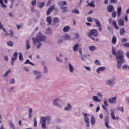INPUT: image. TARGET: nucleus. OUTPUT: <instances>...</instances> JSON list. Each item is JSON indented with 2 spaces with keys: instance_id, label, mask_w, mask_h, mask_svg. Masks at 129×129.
I'll use <instances>...</instances> for the list:
<instances>
[{
  "instance_id": "43",
  "label": "nucleus",
  "mask_w": 129,
  "mask_h": 129,
  "mask_svg": "<svg viewBox=\"0 0 129 129\" xmlns=\"http://www.w3.org/2000/svg\"><path fill=\"white\" fill-rule=\"evenodd\" d=\"M31 4L32 5V6L33 7H35V6H36V5H37V1L36 0H33L32 2H31Z\"/></svg>"
},
{
  "instance_id": "30",
  "label": "nucleus",
  "mask_w": 129,
  "mask_h": 129,
  "mask_svg": "<svg viewBox=\"0 0 129 129\" xmlns=\"http://www.w3.org/2000/svg\"><path fill=\"white\" fill-rule=\"evenodd\" d=\"M69 69H70V72H73V71L74 70V68L73 67L72 64H71V63H69Z\"/></svg>"
},
{
  "instance_id": "31",
  "label": "nucleus",
  "mask_w": 129,
  "mask_h": 129,
  "mask_svg": "<svg viewBox=\"0 0 129 129\" xmlns=\"http://www.w3.org/2000/svg\"><path fill=\"white\" fill-rule=\"evenodd\" d=\"M53 20L54 23H55V24H57V23H59V22H60V19H59V18H58L57 17L53 18Z\"/></svg>"
},
{
  "instance_id": "14",
  "label": "nucleus",
  "mask_w": 129,
  "mask_h": 129,
  "mask_svg": "<svg viewBox=\"0 0 129 129\" xmlns=\"http://www.w3.org/2000/svg\"><path fill=\"white\" fill-rule=\"evenodd\" d=\"M83 115L84 116V121L85 122H89V118L87 116V114L85 113H83Z\"/></svg>"
},
{
  "instance_id": "23",
  "label": "nucleus",
  "mask_w": 129,
  "mask_h": 129,
  "mask_svg": "<svg viewBox=\"0 0 129 129\" xmlns=\"http://www.w3.org/2000/svg\"><path fill=\"white\" fill-rule=\"evenodd\" d=\"M125 33V29L124 28H121L119 31V34L121 36H122Z\"/></svg>"
},
{
  "instance_id": "38",
  "label": "nucleus",
  "mask_w": 129,
  "mask_h": 129,
  "mask_svg": "<svg viewBox=\"0 0 129 129\" xmlns=\"http://www.w3.org/2000/svg\"><path fill=\"white\" fill-rule=\"evenodd\" d=\"M90 51H94L96 49V47L95 46H91L89 47Z\"/></svg>"
},
{
  "instance_id": "46",
  "label": "nucleus",
  "mask_w": 129,
  "mask_h": 129,
  "mask_svg": "<svg viewBox=\"0 0 129 129\" xmlns=\"http://www.w3.org/2000/svg\"><path fill=\"white\" fill-rule=\"evenodd\" d=\"M23 26H24V25L23 24H21V25H17V28L18 30H20V29H21V27H23Z\"/></svg>"
},
{
  "instance_id": "55",
  "label": "nucleus",
  "mask_w": 129,
  "mask_h": 129,
  "mask_svg": "<svg viewBox=\"0 0 129 129\" xmlns=\"http://www.w3.org/2000/svg\"><path fill=\"white\" fill-rule=\"evenodd\" d=\"M99 110H100V107H99V105H98L96 108V112H98V111H99Z\"/></svg>"
},
{
  "instance_id": "5",
  "label": "nucleus",
  "mask_w": 129,
  "mask_h": 129,
  "mask_svg": "<svg viewBox=\"0 0 129 129\" xmlns=\"http://www.w3.org/2000/svg\"><path fill=\"white\" fill-rule=\"evenodd\" d=\"M14 56L11 58V65L12 66H14V63H15V61L18 59V52H15L14 53Z\"/></svg>"
},
{
  "instance_id": "33",
  "label": "nucleus",
  "mask_w": 129,
  "mask_h": 129,
  "mask_svg": "<svg viewBox=\"0 0 129 129\" xmlns=\"http://www.w3.org/2000/svg\"><path fill=\"white\" fill-rule=\"evenodd\" d=\"M7 45L10 47H13L14 46V42H13L12 41H9L7 42Z\"/></svg>"
},
{
  "instance_id": "24",
  "label": "nucleus",
  "mask_w": 129,
  "mask_h": 129,
  "mask_svg": "<svg viewBox=\"0 0 129 129\" xmlns=\"http://www.w3.org/2000/svg\"><path fill=\"white\" fill-rule=\"evenodd\" d=\"M78 48H79V44L78 43H77L73 47V50L74 52H76V51L78 50Z\"/></svg>"
},
{
  "instance_id": "20",
  "label": "nucleus",
  "mask_w": 129,
  "mask_h": 129,
  "mask_svg": "<svg viewBox=\"0 0 129 129\" xmlns=\"http://www.w3.org/2000/svg\"><path fill=\"white\" fill-rule=\"evenodd\" d=\"M71 108H72L71 104L68 103V107H64V110H71Z\"/></svg>"
},
{
  "instance_id": "35",
  "label": "nucleus",
  "mask_w": 129,
  "mask_h": 129,
  "mask_svg": "<svg viewBox=\"0 0 129 129\" xmlns=\"http://www.w3.org/2000/svg\"><path fill=\"white\" fill-rule=\"evenodd\" d=\"M9 122L10 126H11L12 128L15 129V124H14V123H13L12 121H9Z\"/></svg>"
},
{
  "instance_id": "25",
  "label": "nucleus",
  "mask_w": 129,
  "mask_h": 129,
  "mask_svg": "<svg viewBox=\"0 0 129 129\" xmlns=\"http://www.w3.org/2000/svg\"><path fill=\"white\" fill-rule=\"evenodd\" d=\"M24 64H30L31 66H35V64L30 61L29 59H27L24 62Z\"/></svg>"
},
{
  "instance_id": "40",
  "label": "nucleus",
  "mask_w": 129,
  "mask_h": 129,
  "mask_svg": "<svg viewBox=\"0 0 129 129\" xmlns=\"http://www.w3.org/2000/svg\"><path fill=\"white\" fill-rule=\"evenodd\" d=\"M113 26H114V28H115L116 30H118L119 29L118 26H117V24H116V22H115V21H113Z\"/></svg>"
},
{
  "instance_id": "11",
  "label": "nucleus",
  "mask_w": 129,
  "mask_h": 129,
  "mask_svg": "<svg viewBox=\"0 0 129 129\" xmlns=\"http://www.w3.org/2000/svg\"><path fill=\"white\" fill-rule=\"evenodd\" d=\"M118 24L119 27H124V20L121 19V18H120L118 21Z\"/></svg>"
},
{
  "instance_id": "59",
  "label": "nucleus",
  "mask_w": 129,
  "mask_h": 129,
  "mask_svg": "<svg viewBox=\"0 0 129 129\" xmlns=\"http://www.w3.org/2000/svg\"><path fill=\"white\" fill-rule=\"evenodd\" d=\"M113 119H116L117 120H118L119 119V117H118V116L115 117L114 115H113Z\"/></svg>"
},
{
  "instance_id": "51",
  "label": "nucleus",
  "mask_w": 129,
  "mask_h": 129,
  "mask_svg": "<svg viewBox=\"0 0 129 129\" xmlns=\"http://www.w3.org/2000/svg\"><path fill=\"white\" fill-rule=\"evenodd\" d=\"M87 21H88V22H90L91 23H92V22H93L92 19L91 18V17H88Z\"/></svg>"
},
{
  "instance_id": "26",
  "label": "nucleus",
  "mask_w": 129,
  "mask_h": 129,
  "mask_svg": "<svg viewBox=\"0 0 129 129\" xmlns=\"http://www.w3.org/2000/svg\"><path fill=\"white\" fill-rule=\"evenodd\" d=\"M64 40H70V38H71V36L70 35H68V34H66L63 37Z\"/></svg>"
},
{
  "instance_id": "13",
  "label": "nucleus",
  "mask_w": 129,
  "mask_h": 129,
  "mask_svg": "<svg viewBox=\"0 0 129 129\" xmlns=\"http://www.w3.org/2000/svg\"><path fill=\"white\" fill-rule=\"evenodd\" d=\"M105 69H106V68L105 67H101L98 68L96 70V72L97 73H100V71H104L105 70Z\"/></svg>"
},
{
  "instance_id": "41",
  "label": "nucleus",
  "mask_w": 129,
  "mask_h": 129,
  "mask_svg": "<svg viewBox=\"0 0 129 129\" xmlns=\"http://www.w3.org/2000/svg\"><path fill=\"white\" fill-rule=\"evenodd\" d=\"M117 110H120L121 112H124V109L123 108V107H118Z\"/></svg>"
},
{
  "instance_id": "16",
  "label": "nucleus",
  "mask_w": 129,
  "mask_h": 129,
  "mask_svg": "<svg viewBox=\"0 0 129 129\" xmlns=\"http://www.w3.org/2000/svg\"><path fill=\"white\" fill-rule=\"evenodd\" d=\"M46 22H47L48 25H51V24H52V18H51V16L47 17Z\"/></svg>"
},
{
  "instance_id": "54",
  "label": "nucleus",
  "mask_w": 129,
  "mask_h": 129,
  "mask_svg": "<svg viewBox=\"0 0 129 129\" xmlns=\"http://www.w3.org/2000/svg\"><path fill=\"white\" fill-rule=\"evenodd\" d=\"M115 43H116V37L113 36V44H115Z\"/></svg>"
},
{
  "instance_id": "8",
  "label": "nucleus",
  "mask_w": 129,
  "mask_h": 129,
  "mask_svg": "<svg viewBox=\"0 0 129 129\" xmlns=\"http://www.w3.org/2000/svg\"><path fill=\"white\" fill-rule=\"evenodd\" d=\"M5 37H8V36H9V37H10V38H12V37H14V31H13V30H10V33L7 32L6 30V32H5Z\"/></svg>"
},
{
  "instance_id": "21",
  "label": "nucleus",
  "mask_w": 129,
  "mask_h": 129,
  "mask_svg": "<svg viewBox=\"0 0 129 129\" xmlns=\"http://www.w3.org/2000/svg\"><path fill=\"white\" fill-rule=\"evenodd\" d=\"M44 6H45V2H40L38 5V8L42 9Z\"/></svg>"
},
{
  "instance_id": "1",
  "label": "nucleus",
  "mask_w": 129,
  "mask_h": 129,
  "mask_svg": "<svg viewBox=\"0 0 129 129\" xmlns=\"http://www.w3.org/2000/svg\"><path fill=\"white\" fill-rule=\"evenodd\" d=\"M113 54L116 55V59L117 60V67L118 69H120L122 66L123 63H125V59L123 52L121 50H117L116 51L115 48H113Z\"/></svg>"
},
{
  "instance_id": "7",
  "label": "nucleus",
  "mask_w": 129,
  "mask_h": 129,
  "mask_svg": "<svg viewBox=\"0 0 129 129\" xmlns=\"http://www.w3.org/2000/svg\"><path fill=\"white\" fill-rule=\"evenodd\" d=\"M55 9V7H54V6H50L48 10L46 11V15L49 16L54 11V9Z\"/></svg>"
},
{
  "instance_id": "3",
  "label": "nucleus",
  "mask_w": 129,
  "mask_h": 129,
  "mask_svg": "<svg viewBox=\"0 0 129 129\" xmlns=\"http://www.w3.org/2000/svg\"><path fill=\"white\" fill-rule=\"evenodd\" d=\"M88 36L90 38H91L93 41H95V39L92 37H95V38L98 37V31L95 29H92L90 33L88 34Z\"/></svg>"
},
{
  "instance_id": "52",
  "label": "nucleus",
  "mask_w": 129,
  "mask_h": 129,
  "mask_svg": "<svg viewBox=\"0 0 129 129\" xmlns=\"http://www.w3.org/2000/svg\"><path fill=\"white\" fill-rule=\"evenodd\" d=\"M108 101L110 103H113V98L109 99Z\"/></svg>"
},
{
  "instance_id": "9",
  "label": "nucleus",
  "mask_w": 129,
  "mask_h": 129,
  "mask_svg": "<svg viewBox=\"0 0 129 129\" xmlns=\"http://www.w3.org/2000/svg\"><path fill=\"white\" fill-rule=\"evenodd\" d=\"M40 122L41 123V127L43 129L46 128V122H45V118H41Z\"/></svg>"
},
{
  "instance_id": "45",
  "label": "nucleus",
  "mask_w": 129,
  "mask_h": 129,
  "mask_svg": "<svg viewBox=\"0 0 129 129\" xmlns=\"http://www.w3.org/2000/svg\"><path fill=\"white\" fill-rule=\"evenodd\" d=\"M127 67H128L127 64H124L123 66V67L122 68V69L124 70H126L127 69Z\"/></svg>"
},
{
  "instance_id": "36",
  "label": "nucleus",
  "mask_w": 129,
  "mask_h": 129,
  "mask_svg": "<svg viewBox=\"0 0 129 129\" xmlns=\"http://www.w3.org/2000/svg\"><path fill=\"white\" fill-rule=\"evenodd\" d=\"M11 70H9L8 71H7L4 75V77H7V76H8V75H9V74L11 73Z\"/></svg>"
},
{
  "instance_id": "4",
  "label": "nucleus",
  "mask_w": 129,
  "mask_h": 129,
  "mask_svg": "<svg viewBox=\"0 0 129 129\" xmlns=\"http://www.w3.org/2000/svg\"><path fill=\"white\" fill-rule=\"evenodd\" d=\"M58 5L60 6V10H62L64 13L67 12L68 11L67 7H64V6L67 5V2L66 1L62 2L60 1L58 3Z\"/></svg>"
},
{
  "instance_id": "18",
  "label": "nucleus",
  "mask_w": 129,
  "mask_h": 129,
  "mask_svg": "<svg viewBox=\"0 0 129 129\" xmlns=\"http://www.w3.org/2000/svg\"><path fill=\"white\" fill-rule=\"evenodd\" d=\"M69 30H70V27H69V26H66L63 28V31L64 32V33H67V32H68Z\"/></svg>"
},
{
  "instance_id": "56",
  "label": "nucleus",
  "mask_w": 129,
  "mask_h": 129,
  "mask_svg": "<svg viewBox=\"0 0 129 129\" xmlns=\"http://www.w3.org/2000/svg\"><path fill=\"white\" fill-rule=\"evenodd\" d=\"M10 83V84H14V83H15V79H11Z\"/></svg>"
},
{
  "instance_id": "27",
  "label": "nucleus",
  "mask_w": 129,
  "mask_h": 129,
  "mask_svg": "<svg viewBox=\"0 0 129 129\" xmlns=\"http://www.w3.org/2000/svg\"><path fill=\"white\" fill-rule=\"evenodd\" d=\"M41 118H44V120L45 122L46 120H47V121H51V117L49 116H46V117H42Z\"/></svg>"
},
{
  "instance_id": "10",
  "label": "nucleus",
  "mask_w": 129,
  "mask_h": 129,
  "mask_svg": "<svg viewBox=\"0 0 129 129\" xmlns=\"http://www.w3.org/2000/svg\"><path fill=\"white\" fill-rule=\"evenodd\" d=\"M105 121V125L106 127H107V128H110V127H109V125H108V123L109 122V118L108 116H106L104 119Z\"/></svg>"
},
{
  "instance_id": "19",
  "label": "nucleus",
  "mask_w": 129,
  "mask_h": 129,
  "mask_svg": "<svg viewBox=\"0 0 129 129\" xmlns=\"http://www.w3.org/2000/svg\"><path fill=\"white\" fill-rule=\"evenodd\" d=\"M107 11H108V12H109V13H111V12H112V11H113V6H112L111 5H109L107 7Z\"/></svg>"
},
{
  "instance_id": "39",
  "label": "nucleus",
  "mask_w": 129,
  "mask_h": 129,
  "mask_svg": "<svg viewBox=\"0 0 129 129\" xmlns=\"http://www.w3.org/2000/svg\"><path fill=\"white\" fill-rule=\"evenodd\" d=\"M0 30H3L4 31V32H6V29H5V28H4V25H3V24H2L1 21H0Z\"/></svg>"
},
{
  "instance_id": "62",
  "label": "nucleus",
  "mask_w": 129,
  "mask_h": 129,
  "mask_svg": "<svg viewBox=\"0 0 129 129\" xmlns=\"http://www.w3.org/2000/svg\"><path fill=\"white\" fill-rule=\"evenodd\" d=\"M84 68H86V70H88V71H90L91 70L90 68L89 67L84 66Z\"/></svg>"
},
{
  "instance_id": "50",
  "label": "nucleus",
  "mask_w": 129,
  "mask_h": 129,
  "mask_svg": "<svg viewBox=\"0 0 129 129\" xmlns=\"http://www.w3.org/2000/svg\"><path fill=\"white\" fill-rule=\"evenodd\" d=\"M79 38V34L76 33L75 34V39H78Z\"/></svg>"
},
{
  "instance_id": "15",
  "label": "nucleus",
  "mask_w": 129,
  "mask_h": 129,
  "mask_svg": "<svg viewBox=\"0 0 129 129\" xmlns=\"http://www.w3.org/2000/svg\"><path fill=\"white\" fill-rule=\"evenodd\" d=\"M92 99L94 100V101H96V102H100V101H101V99H98V97L95 96H93Z\"/></svg>"
},
{
  "instance_id": "63",
  "label": "nucleus",
  "mask_w": 129,
  "mask_h": 129,
  "mask_svg": "<svg viewBox=\"0 0 129 129\" xmlns=\"http://www.w3.org/2000/svg\"><path fill=\"white\" fill-rule=\"evenodd\" d=\"M116 12L115 11H113V18H116Z\"/></svg>"
},
{
  "instance_id": "6",
  "label": "nucleus",
  "mask_w": 129,
  "mask_h": 129,
  "mask_svg": "<svg viewBox=\"0 0 129 129\" xmlns=\"http://www.w3.org/2000/svg\"><path fill=\"white\" fill-rule=\"evenodd\" d=\"M55 9V7H54V6H50L48 10L46 11V15L49 16L54 11V9Z\"/></svg>"
},
{
  "instance_id": "29",
  "label": "nucleus",
  "mask_w": 129,
  "mask_h": 129,
  "mask_svg": "<svg viewBox=\"0 0 129 129\" xmlns=\"http://www.w3.org/2000/svg\"><path fill=\"white\" fill-rule=\"evenodd\" d=\"M31 48V45H30V41L29 40H27L26 41V48L27 50H29Z\"/></svg>"
},
{
  "instance_id": "34",
  "label": "nucleus",
  "mask_w": 129,
  "mask_h": 129,
  "mask_svg": "<svg viewBox=\"0 0 129 129\" xmlns=\"http://www.w3.org/2000/svg\"><path fill=\"white\" fill-rule=\"evenodd\" d=\"M19 60L20 61H23V60H24V57H23V54H22V53L19 52Z\"/></svg>"
},
{
  "instance_id": "49",
  "label": "nucleus",
  "mask_w": 129,
  "mask_h": 129,
  "mask_svg": "<svg viewBox=\"0 0 129 129\" xmlns=\"http://www.w3.org/2000/svg\"><path fill=\"white\" fill-rule=\"evenodd\" d=\"M123 46L125 47L126 48H129V43H125L123 44Z\"/></svg>"
},
{
  "instance_id": "28",
  "label": "nucleus",
  "mask_w": 129,
  "mask_h": 129,
  "mask_svg": "<svg viewBox=\"0 0 129 129\" xmlns=\"http://www.w3.org/2000/svg\"><path fill=\"white\" fill-rule=\"evenodd\" d=\"M91 123L92 125L95 123V118L93 116H91Z\"/></svg>"
},
{
  "instance_id": "61",
  "label": "nucleus",
  "mask_w": 129,
  "mask_h": 129,
  "mask_svg": "<svg viewBox=\"0 0 129 129\" xmlns=\"http://www.w3.org/2000/svg\"><path fill=\"white\" fill-rule=\"evenodd\" d=\"M104 104L105 106H106V107H107V106H108V104H107V101H104Z\"/></svg>"
},
{
  "instance_id": "47",
  "label": "nucleus",
  "mask_w": 129,
  "mask_h": 129,
  "mask_svg": "<svg viewBox=\"0 0 129 129\" xmlns=\"http://www.w3.org/2000/svg\"><path fill=\"white\" fill-rule=\"evenodd\" d=\"M106 84H107V85H111V84H112V83L111 82V80H108L106 82Z\"/></svg>"
},
{
  "instance_id": "44",
  "label": "nucleus",
  "mask_w": 129,
  "mask_h": 129,
  "mask_svg": "<svg viewBox=\"0 0 129 129\" xmlns=\"http://www.w3.org/2000/svg\"><path fill=\"white\" fill-rule=\"evenodd\" d=\"M95 64H96V65H98L99 66H100V61L97 59H96L95 60Z\"/></svg>"
},
{
  "instance_id": "58",
  "label": "nucleus",
  "mask_w": 129,
  "mask_h": 129,
  "mask_svg": "<svg viewBox=\"0 0 129 129\" xmlns=\"http://www.w3.org/2000/svg\"><path fill=\"white\" fill-rule=\"evenodd\" d=\"M31 10L32 13H34L35 12V8L33 6H31Z\"/></svg>"
},
{
  "instance_id": "17",
  "label": "nucleus",
  "mask_w": 129,
  "mask_h": 129,
  "mask_svg": "<svg viewBox=\"0 0 129 129\" xmlns=\"http://www.w3.org/2000/svg\"><path fill=\"white\" fill-rule=\"evenodd\" d=\"M59 101V99H58V98L55 99L53 101V105H56V106H59V107H60L61 106L59 105H58V103H57V101Z\"/></svg>"
},
{
  "instance_id": "60",
  "label": "nucleus",
  "mask_w": 129,
  "mask_h": 129,
  "mask_svg": "<svg viewBox=\"0 0 129 129\" xmlns=\"http://www.w3.org/2000/svg\"><path fill=\"white\" fill-rule=\"evenodd\" d=\"M44 73H47L48 72V70H47V67H44Z\"/></svg>"
},
{
  "instance_id": "64",
  "label": "nucleus",
  "mask_w": 129,
  "mask_h": 129,
  "mask_svg": "<svg viewBox=\"0 0 129 129\" xmlns=\"http://www.w3.org/2000/svg\"><path fill=\"white\" fill-rule=\"evenodd\" d=\"M126 41H127V39H126V38H123L122 39V42H123V43L126 42Z\"/></svg>"
},
{
  "instance_id": "22",
  "label": "nucleus",
  "mask_w": 129,
  "mask_h": 129,
  "mask_svg": "<svg viewBox=\"0 0 129 129\" xmlns=\"http://www.w3.org/2000/svg\"><path fill=\"white\" fill-rule=\"evenodd\" d=\"M95 23H96L97 27H101V23H100V21L97 19H95Z\"/></svg>"
},
{
  "instance_id": "57",
  "label": "nucleus",
  "mask_w": 129,
  "mask_h": 129,
  "mask_svg": "<svg viewBox=\"0 0 129 129\" xmlns=\"http://www.w3.org/2000/svg\"><path fill=\"white\" fill-rule=\"evenodd\" d=\"M51 3H52V2L50 0L48 1L47 3V6L49 7V6L51 5Z\"/></svg>"
},
{
  "instance_id": "53",
  "label": "nucleus",
  "mask_w": 129,
  "mask_h": 129,
  "mask_svg": "<svg viewBox=\"0 0 129 129\" xmlns=\"http://www.w3.org/2000/svg\"><path fill=\"white\" fill-rule=\"evenodd\" d=\"M4 60L5 61H9V56H8V55H5L4 56Z\"/></svg>"
},
{
  "instance_id": "32",
  "label": "nucleus",
  "mask_w": 129,
  "mask_h": 129,
  "mask_svg": "<svg viewBox=\"0 0 129 129\" xmlns=\"http://www.w3.org/2000/svg\"><path fill=\"white\" fill-rule=\"evenodd\" d=\"M90 6L91 8H95V4H94V1H92L90 4L88 5Z\"/></svg>"
},
{
  "instance_id": "12",
  "label": "nucleus",
  "mask_w": 129,
  "mask_h": 129,
  "mask_svg": "<svg viewBox=\"0 0 129 129\" xmlns=\"http://www.w3.org/2000/svg\"><path fill=\"white\" fill-rule=\"evenodd\" d=\"M121 15V7H118L117 9V18H120Z\"/></svg>"
},
{
  "instance_id": "48",
  "label": "nucleus",
  "mask_w": 129,
  "mask_h": 129,
  "mask_svg": "<svg viewBox=\"0 0 129 129\" xmlns=\"http://www.w3.org/2000/svg\"><path fill=\"white\" fill-rule=\"evenodd\" d=\"M33 73L35 75H38V74H41V72H37L36 71H33Z\"/></svg>"
},
{
  "instance_id": "2",
  "label": "nucleus",
  "mask_w": 129,
  "mask_h": 129,
  "mask_svg": "<svg viewBox=\"0 0 129 129\" xmlns=\"http://www.w3.org/2000/svg\"><path fill=\"white\" fill-rule=\"evenodd\" d=\"M32 40L35 44H36L37 42V43H40V42H46V36L43 35L41 32H39L37 34L36 37H32Z\"/></svg>"
},
{
  "instance_id": "37",
  "label": "nucleus",
  "mask_w": 129,
  "mask_h": 129,
  "mask_svg": "<svg viewBox=\"0 0 129 129\" xmlns=\"http://www.w3.org/2000/svg\"><path fill=\"white\" fill-rule=\"evenodd\" d=\"M34 126L35 127H37V117H35L34 118Z\"/></svg>"
},
{
  "instance_id": "42",
  "label": "nucleus",
  "mask_w": 129,
  "mask_h": 129,
  "mask_svg": "<svg viewBox=\"0 0 129 129\" xmlns=\"http://www.w3.org/2000/svg\"><path fill=\"white\" fill-rule=\"evenodd\" d=\"M72 13H73V14H79V10H73L72 11Z\"/></svg>"
}]
</instances>
